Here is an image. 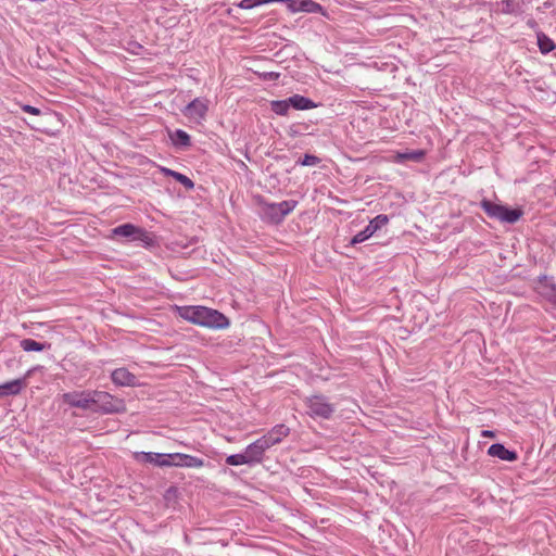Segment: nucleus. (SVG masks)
I'll return each mask as SVG.
<instances>
[{"instance_id": "f257e3e1", "label": "nucleus", "mask_w": 556, "mask_h": 556, "mask_svg": "<svg viewBox=\"0 0 556 556\" xmlns=\"http://www.w3.org/2000/svg\"><path fill=\"white\" fill-rule=\"evenodd\" d=\"M177 314L182 319L210 329H226L229 319L220 312L205 306H177Z\"/></svg>"}, {"instance_id": "f03ea898", "label": "nucleus", "mask_w": 556, "mask_h": 556, "mask_svg": "<svg viewBox=\"0 0 556 556\" xmlns=\"http://www.w3.org/2000/svg\"><path fill=\"white\" fill-rule=\"evenodd\" d=\"M296 205L298 202L294 200H287L279 203L262 202L261 215L263 219L269 223L279 224L295 208Z\"/></svg>"}, {"instance_id": "7ed1b4c3", "label": "nucleus", "mask_w": 556, "mask_h": 556, "mask_svg": "<svg viewBox=\"0 0 556 556\" xmlns=\"http://www.w3.org/2000/svg\"><path fill=\"white\" fill-rule=\"evenodd\" d=\"M92 412L102 414H115L125 410L123 400L115 399L104 391H92Z\"/></svg>"}, {"instance_id": "20e7f679", "label": "nucleus", "mask_w": 556, "mask_h": 556, "mask_svg": "<svg viewBox=\"0 0 556 556\" xmlns=\"http://www.w3.org/2000/svg\"><path fill=\"white\" fill-rule=\"evenodd\" d=\"M307 414L313 418L330 419L336 407L325 395L316 394L305 400Z\"/></svg>"}, {"instance_id": "39448f33", "label": "nucleus", "mask_w": 556, "mask_h": 556, "mask_svg": "<svg viewBox=\"0 0 556 556\" xmlns=\"http://www.w3.org/2000/svg\"><path fill=\"white\" fill-rule=\"evenodd\" d=\"M112 235L126 238L127 241H141L147 245H150L153 241L147 230L132 224H123L115 227L112 229Z\"/></svg>"}, {"instance_id": "423d86ee", "label": "nucleus", "mask_w": 556, "mask_h": 556, "mask_svg": "<svg viewBox=\"0 0 556 556\" xmlns=\"http://www.w3.org/2000/svg\"><path fill=\"white\" fill-rule=\"evenodd\" d=\"M92 391H74L67 392L62 395V400L71 407L81 408L84 410L92 412Z\"/></svg>"}, {"instance_id": "0eeeda50", "label": "nucleus", "mask_w": 556, "mask_h": 556, "mask_svg": "<svg viewBox=\"0 0 556 556\" xmlns=\"http://www.w3.org/2000/svg\"><path fill=\"white\" fill-rule=\"evenodd\" d=\"M389 223L387 215L380 214L372 218L364 230L357 232L351 240V244L355 245L369 239L376 231L381 229Z\"/></svg>"}, {"instance_id": "6e6552de", "label": "nucleus", "mask_w": 556, "mask_h": 556, "mask_svg": "<svg viewBox=\"0 0 556 556\" xmlns=\"http://www.w3.org/2000/svg\"><path fill=\"white\" fill-rule=\"evenodd\" d=\"M271 446L269 443L265 440L264 437H261L256 441L252 442L245 447V453L249 457V460L252 465L262 463L264 459V455L267 450H269Z\"/></svg>"}, {"instance_id": "1a4fd4ad", "label": "nucleus", "mask_w": 556, "mask_h": 556, "mask_svg": "<svg viewBox=\"0 0 556 556\" xmlns=\"http://www.w3.org/2000/svg\"><path fill=\"white\" fill-rule=\"evenodd\" d=\"M136 458L140 462L153 464L159 467L174 466V454L141 452L136 455Z\"/></svg>"}, {"instance_id": "9d476101", "label": "nucleus", "mask_w": 556, "mask_h": 556, "mask_svg": "<svg viewBox=\"0 0 556 556\" xmlns=\"http://www.w3.org/2000/svg\"><path fill=\"white\" fill-rule=\"evenodd\" d=\"M111 379L116 386L121 387H134L137 384V377L124 367L113 370Z\"/></svg>"}, {"instance_id": "9b49d317", "label": "nucleus", "mask_w": 556, "mask_h": 556, "mask_svg": "<svg viewBox=\"0 0 556 556\" xmlns=\"http://www.w3.org/2000/svg\"><path fill=\"white\" fill-rule=\"evenodd\" d=\"M207 112V104L201 99H194L185 109L184 114L192 119L204 118Z\"/></svg>"}, {"instance_id": "f8f14e48", "label": "nucleus", "mask_w": 556, "mask_h": 556, "mask_svg": "<svg viewBox=\"0 0 556 556\" xmlns=\"http://www.w3.org/2000/svg\"><path fill=\"white\" fill-rule=\"evenodd\" d=\"M289 433L290 429L286 425L281 424L271 428V430H269L263 437L269 443L270 446H274L276 444H279L285 438L289 435Z\"/></svg>"}, {"instance_id": "ddd939ff", "label": "nucleus", "mask_w": 556, "mask_h": 556, "mask_svg": "<svg viewBox=\"0 0 556 556\" xmlns=\"http://www.w3.org/2000/svg\"><path fill=\"white\" fill-rule=\"evenodd\" d=\"M539 292L544 299L556 306V283L554 281L543 277L539 282Z\"/></svg>"}, {"instance_id": "4468645a", "label": "nucleus", "mask_w": 556, "mask_h": 556, "mask_svg": "<svg viewBox=\"0 0 556 556\" xmlns=\"http://www.w3.org/2000/svg\"><path fill=\"white\" fill-rule=\"evenodd\" d=\"M488 454L490 456L497 457L502 460H507V462H515L518 458V455L515 451L507 450L501 443L492 444L488 450Z\"/></svg>"}, {"instance_id": "2eb2a0df", "label": "nucleus", "mask_w": 556, "mask_h": 556, "mask_svg": "<svg viewBox=\"0 0 556 556\" xmlns=\"http://www.w3.org/2000/svg\"><path fill=\"white\" fill-rule=\"evenodd\" d=\"M26 387L25 379H14L0 384V399L9 395H17Z\"/></svg>"}, {"instance_id": "dca6fc26", "label": "nucleus", "mask_w": 556, "mask_h": 556, "mask_svg": "<svg viewBox=\"0 0 556 556\" xmlns=\"http://www.w3.org/2000/svg\"><path fill=\"white\" fill-rule=\"evenodd\" d=\"M203 465L204 460L199 457L180 453L174 454V466L201 468Z\"/></svg>"}, {"instance_id": "f3484780", "label": "nucleus", "mask_w": 556, "mask_h": 556, "mask_svg": "<svg viewBox=\"0 0 556 556\" xmlns=\"http://www.w3.org/2000/svg\"><path fill=\"white\" fill-rule=\"evenodd\" d=\"M425 151L424 150H412L406 152H399L394 156V161L396 163H405L407 161L412 162H421L425 157Z\"/></svg>"}, {"instance_id": "a211bd4d", "label": "nucleus", "mask_w": 556, "mask_h": 556, "mask_svg": "<svg viewBox=\"0 0 556 556\" xmlns=\"http://www.w3.org/2000/svg\"><path fill=\"white\" fill-rule=\"evenodd\" d=\"M288 103L295 110H309L316 108V104L308 98L301 94H293L288 98Z\"/></svg>"}, {"instance_id": "6ab92c4d", "label": "nucleus", "mask_w": 556, "mask_h": 556, "mask_svg": "<svg viewBox=\"0 0 556 556\" xmlns=\"http://www.w3.org/2000/svg\"><path fill=\"white\" fill-rule=\"evenodd\" d=\"M480 205L489 217L497 220L500 219L504 205L493 203L492 201L485 199L481 201Z\"/></svg>"}, {"instance_id": "aec40b11", "label": "nucleus", "mask_w": 556, "mask_h": 556, "mask_svg": "<svg viewBox=\"0 0 556 556\" xmlns=\"http://www.w3.org/2000/svg\"><path fill=\"white\" fill-rule=\"evenodd\" d=\"M169 137L173 143L177 147L188 148L191 146V138L185 130L176 129L169 134Z\"/></svg>"}, {"instance_id": "412c9836", "label": "nucleus", "mask_w": 556, "mask_h": 556, "mask_svg": "<svg viewBox=\"0 0 556 556\" xmlns=\"http://www.w3.org/2000/svg\"><path fill=\"white\" fill-rule=\"evenodd\" d=\"M522 216V211L520 208H509L503 206V211L500 216V222L514 224Z\"/></svg>"}, {"instance_id": "4be33fe9", "label": "nucleus", "mask_w": 556, "mask_h": 556, "mask_svg": "<svg viewBox=\"0 0 556 556\" xmlns=\"http://www.w3.org/2000/svg\"><path fill=\"white\" fill-rule=\"evenodd\" d=\"M21 348L26 352H41L46 349V344L33 339H23L20 343Z\"/></svg>"}, {"instance_id": "5701e85b", "label": "nucleus", "mask_w": 556, "mask_h": 556, "mask_svg": "<svg viewBox=\"0 0 556 556\" xmlns=\"http://www.w3.org/2000/svg\"><path fill=\"white\" fill-rule=\"evenodd\" d=\"M271 111L277 115L286 116L291 108L290 103H288V99L285 100H276L270 103Z\"/></svg>"}, {"instance_id": "b1692460", "label": "nucleus", "mask_w": 556, "mask_h": 556, "mask_svg": "<svg viewBox=\"0 0 556 556\" xmlns=\"http://www.w3.org/2000/svg\"><path fill=\"white\" fill-rule=\"evenodd\" d=\"M538 45L542 53H548L555 49L554 41L544 34L538 35Z\"/></svg>"}, {"instance_id": "393cba45", "label": "nucleus", "mask_w": 556, "mask_h": 556, "mask_svg": "<svg viewBox=\"0 0 556 556\" xmlns=\"http://www.w3.org/2000/svg\"><path fill=\"white\" fill-rule=\"evenodd\" d=\"M226 464L229 466L252 465L245 452L241 454L229 455L226 458Z\"/></svg>"}, {"instance_id": "a878e982", "label": "nucleus", "mask_w": 556, "mask_h": 556, "mask_svg": "<svg viewBox=\"0 0 556 556\" xmlns=\"http://www.w3.org/2000/svg\"><path fill=\"white\" fill-rule=\"evenodd\" d=\"M300 10L303 12L317 13L323 10V7L313 0H303Z\"/></svg>"}, {"instance_id": "bb28decb", "label": "nucleus", "mask_w": 556, "mask_h": 556, "mask_svg": "<svg viewBox=\"0 0 556 556\" xmlns=\"http://www.w3.org/2000/svg\"><path fill=\"white\" fill-rule=\"evenodd\" d=\"M320 162V159L313 154H305L302 159L296 161L301 166H315Z\"/></svg>"}, {"instance_id": "cd10ccee", "label": "nucleus", "mask_w": 556, "mask_h": 556, "mask_svg": "<svg viewBox=\"0 0 556 556\" xmlns=\"http://www.w3.org/2000/svg\"><path fill=\"white\" fill-rule=\"evenodd\" d=\"M265 3H266V0H242L239 3V8L249 10V9H253L257 5L265 4Z\"/></svg>"}, {"instance_id": "c85d7f7f", "label": "nucleus", "mask_w": 556, "mask_h": 556, "mask_svg": "<svg viewBox=\"0 0 556 556\" xmlns=\"http://www.w3.org/2000/svg\"><path fill=\"white\" fill-rule=\"evenodd\" d=\"M175 180L180 182L188 190L194 187V182L184 174L175 175Z\"/></svg>"}, {"instance_id": "c756f323", "label": "nucleus", "mask_w": 556, "mask_h": 556, "mask_svg": "<svg viewBox=\"0 0 556 556\" xmlns=\"http://www.w3.org/2000/svg\"><path fill=\"white\" fill-rule=\"evenodd\" d=\"M302 1L303 0H287L286 3L288 4V8L293 11V12H296V11H301L300 10V7H302Z\"/></svg>"}, {"instance_id": "7c9ffc66", "label": "nucleus", "mask_w": 556, "mask_h": 556, "mask_svg": "<svg viewBox=\"0 0 556 556\" xmlns=\"http://www.w3.org/2000/svg\"><path fill=\"white\" fill-rule=\"evenodd\" d=\"M502 4H503L502 11L504 13H511L514 11V3H513V1L505 0V1L502 2Z\"/></svg>"}, {"instance_id": "2f4dec72", "label": "nucleus", "mask_w": 556, "mask_h": 556, "mask_svg": "<svg viewBox=\"0 0 556 556\" xmlns=\"http://www.w3.org/2000/svg\"><path fill=\"white\" fill-rule=\"evenodd\" d=\"M22 110H23L24 112L30 113V114H33V115H39V114H40V110H39V109H37V108H35V106H31V105H28V104L23 105V106H22Z\"/></svg>"}, {"instance_id": "473e14b6", "label": "nucleus", "mask_w": 556, "mask_h": 556, "mask_svg": "<svg viewBox=\"0 0 556 556\" xmlns=\"http://www.w3.org/2000/svg\"><path fill=\"white\" fill-rule=\"evenodd\" d=\"M163 170L165 172L166 175L172 176L173 178H175V175H179L180 174L178 172H175V170H172V169H166V168H164Z\"/></svg>"}, {"instance_id": "72a5a7b5", "label": "nucleus", "mask_w": 556, "mask_h": 556, "mask_svg": "<svg viewBox=\"0 0 556 556\" xmlns=\"http://www.w3.org/2000/svg\"><path fill=\"white\" fill-rule=\"evenodd\" d=\"M482 437L493 438L494 437V432L491 431V430H484V431H482Z\"/></svg>"}, {"instance_id": "f704fd0d", "label": "nucleus", "mask_w": 556, "mask_h": 556, "mask_svg": "<svg viewBox=\"0 0 556 556\" xmlns=\"http://www.w3.org/2000/svg\"><path fill=\"white\" fill-rule=\"evenodd\" d=\"M287 0H266V3L269 2H286Z\"/></svg>"}]
</instances>
